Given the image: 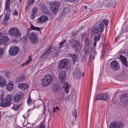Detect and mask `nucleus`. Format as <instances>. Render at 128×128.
Here are the masks:
<instances>
[{"mask_svg": "<svg viewBox=\"0 0 128 128\" xmlns=\"http://www.w3.org/2000/svg\"><path fill=\"white\" fill-rule=\"evenodd\" d=\"M108 24L107 20H105L102 21L98 24L96 25L93 29V32L95 34L100 33L102 32L104 29V25L107 26Z\"/></svg>", "mask_w": 128, "mask_h": 128, "instance_id": "1", "label": "nucleus"}, {"mask_svg": "<svg viewBox=\"0 0 128 128\" xmlns=\"http://www.w3.org/2000/svg\"><path fill=\"white\" fill-rule=\"evenodd\" d=\"M53 79V77L51 75L48 74L46 75L44 78L41 80V84L44 87H46L51 84Z\"/></svg>", "mask_w": 128, "mask_h": 128, "instance_id": "2", "label": "nucleus"}, {"mask_svg": "<svg viewBox=\"0 0 128 128\" xmlns=\"http://www.w3.org/2000/svg\"><path fill=\"white\" fill-rule=\"evenodd\" d=\"M8 33L10 35L13 37H19L21 36V33L19 30L15 27H12L10 28L8 30Z\"/></svg>", "mask_w": 128, "mask_h": 128, "instance_id": "3", "label": "nucleus"}, {"mask_svg": "<svg viewBox=\"0 0 128 128\" xmlns=\"http://www.w3.org/2000/svg\"><path fill=\"white\" fill-rule=\"evenodd\" d=\"M60 3L58 2H55L50 3V9L52 12L56 14L60 10Z\"/></svg>", "mask_w": 128, "mask_h": 128, "instance_id": "4", "label": "nucleus"}, {"mask_svg": "<svg viewBox=\"0 0 128 128\" xmlns=\"http://www.w3.org/2000/svg\"><path fill=\"white\" fill-rule=\"evenodd\" d=\"M69 61L68 59H64L61 60L58 65V68L60 69H66L69 64Z\"/></svg>", "mask_w": 128, "mask_h": 128, "instance_id": "5", "label": "nucleus"}, {"mask_svg": "<svg viewBox=\"0 0 128 128\" xmlns=\"http://www.w3.org/2000/svg\"><path fill=\"white\" fill-rule=\"evenodd\" d=\"M124 126L121 121H116L110 123V128H122Z\"/></svg>", "mask_w": 128, "mask_h": 128, "instance_id": "6", "label": "nucleus"}, {"mask_svg": "<svg viewBox=\"0 0 128 128\" xmlns=\"http://www.w3.org/2000/svg\"><path fill=\"white\" fill-rule=\"evenodd\" d=\"M19 50V48L17 46H11L9 50V53L10 56H14L18 53Z\"/></svg>", "mask_w": 128, "mask_h": 128, "instance_id": "7", "label": "nucleus"}, {"mask_svg": "<svg viewBox=\"0 0 128 128\" xmlns=\"http://www.w3.org/2000/svg\"><path fill=\"white\" fill-rule=\"evenodd\" d=\"M29 40L32 43H36L38 41V36L36 34L31 33L29 36Z\"/></svg>", "mask_w": 128, "mask_h": 128, "instance_id": "8", "label": "nucleus"}, {"mask_svg": "<svg viewBox=\"0 0 128 128\" xmlns=\"http://www.w3.org/2000/svg\"><path fill=\"white\" fill-rule=\"evenodd\" d=\"M72 48L74 49L75 51H77L78 52L80 51L82 48L80 44L78 41H76L75 44L72 45Z\"/></svg>", "mask_w": 128, "mask_h": 128, "instance_id": "9", "label": "nucleus"}, {"mask_svg": "<svg viewBox=\"0 0 128 128\" xmlns=\"http://www.w3.org/2000/svg\"><path fill=\"white\" fill-rule=\"evenodd\" d=\"M81 72L79 68H76L75 69L73 73L74 77L76 79H79L80 78Z\"/></svg>", "mask_w": 128, "mask_h": 128, "instance_id": "10", "label": "nucleus"}, {"mask_svg": "<svg viewBox=\"0 0 128 128\" xmlns=\"http://www.w3.org/2000/svg\"><path fill=\"white\" fill-rule=\"evenodd\" d=\"M111 68L115 70H117L120 68V66L118 63L116 61H113L110 63Z\"/></svg>", "mask_w": 128, "mask_h": 128, "instance_id": "11", "label": "nucleus"}, {"mask_svg": "<svg viewBox=\"0 0 128 128\" xmlns=\"http://www.w3.org/2000/svg\"><path fill=\"white\" fill-rule=\"evenodd\" d=\"M56 52V50L55 48H50L45 52V54L48 55H50L54 54Z\"/></svg>", "mask_w": 128, "mask_h": 128, "instance_id": "12", "label": "nucleus"}, {"mask_svg": "<svg viewBox=\"0 0 128 128\" xmlns=\"http://www.w3.org/2000/svg\"><path fill=\"white\" fill-rule=\"evenodd\" d=\"M24 96V94L20 92L18 94H16L14 98V100L15 102H18Z\"/></svg>", "mask_w": 128, "mask_h": 128, "instance_id": "13", "label": "nucleus"}, {"mask_svg": "<svg viewBox=\"0 0 128 128\" xmlns=\"http://www.w3.org/2000/svg\"><path fill=\"white\" fill-rule=\"evenodd\" d=\"M66 76V74L64 71H62L59 74V77L60 81L62 83L64 84L65 82V78Z\"/></svg>", "mask_w": 128, "mask_h": 128, "instance_id": "14", "label": "nucleus"}, {"mask_svg": "<svg viewBox=\"0 0 128 128\" xmlns=\"http://www.w3.org/2000/svg\"><path fill=\"white\" fill-rule=\"evenodd\" d=\"M90 59L93 58L94 59V56L96 55V52L95 51V48L94 47L91 48L90 51Z\"/></svg>", "mask_w": 128, "mask_h": 128, "instance_id": "15", "label": "nucleus"}, {"mask_svg": "<svg viewBox=\"0 0 128 128\" xmlns=\"http://www.w3.org/2000/svg\"><path fill=\"white\" fill-rule=\"evenodd\" d=\"M48 18L46 16H42L38 19L37 22L38 23L44 22L48 20Z\"/></svg>", "mask_w": 128, "mask_h": 128, "instance_id": "16", "label": "nucleus"}, {"mask_svg": "<svg viewBox=\"0 0 128 128\" xmlns=\"http://www.w3.org/2000/svg\"><path fill=\"white\" fill-rule=\"evenodd\" d=\"M120 100L121 102L124 104L128 103V97L126 96L125 94L121 96Z\"/></svg>", "mask_w": 128, "mask_h": 128, "instance_id": "17", "label": "nucleus"}, {"mask_svg": "<svg viewBox=\"0 0 128 128\" xmlns=\"http://www.w3.org/2000/svg\"><path fill=\"white\" fill-rule=\"evenodd\" d=\"M12 103L10 102L8 104L6 101L5 102L4 100V99H2L1 100V102L0 104V106L2 107H5L9 106Z\"/></svg>", "mask_w": 128, "mask_h": 128, "instance_id": "18", "label": "nucleus"}, {"mask_svg": "<svg viewBox=\"0 0 128 128\" xmlns=\"http://www.w3.org/2000/svg\"><path fill=\"white\" fill-rule=\"evenodd\" d=\"M6 84L7 82L5 80L0 76V86L2 87L4 86H6Z\"/></svg>", "mask_w": 128, "mask_h": 128, "instance_id": "19", "label": "nucleus"}, {"mask_svg": "<svg viewBox=\"0 0 128 128\" xmlns=\"http://www.w3.org/2000/svg\"><path fill=\"white\" fill-rule=\"evenodd\" d=\"M120 58L121 60L126 67L128 66V62L127 61L126 58L122 55H121L120 56Z\"/></svg>", "mask_w": 128, "mask_h": 128, "instance_id": "20", "label": "nucleus"}, {"mask_svg": "<svg viewBox=\"0 0 128 128\" xmlns=\"http://www.w3.org/2000/svg\"><path fill=\"white\" fill-rule=\"evenodd\" d=\"M40 9L41 11L44 13H48V11L47 8L43 4H41L40 5Z\"/></svg>", "mask_w": 128, "mask_h": 128, "instance_id": "21", "label": "nucleus"}, {"mask_svg": "<svg viewBox=\"0 0 128 128\" xmlns=\"http://www.w3.org/2000/svg\"><path fill=\"white\" fill-rule=\"evenodd\" d=\"M1 36L2 37V39L3 43V45H6L7 44V42L9 40L8 38L6 36H4L2 33H1Z\"/></svg>", "mask_w": 128, "mask_h": 128, "instance_id": "22", "label": "nucleus"}, {"mask_svg": "<svg viewBox=\"0 0 128 128\" xmlns=\"http://www.w3.org/2000/svg\"><path fill=\"white\" fill-rule=\"evenodd\" d=\"M25 79V77L23 74H21L16 79V82H19L24 80Z\"/></svg>", "mask_w": 128, "mask_h": 128, "instance_id": "23", "label": "nucleus"}, {"mask_svg": "<svg viewBox=\"0 0 128 128\" xmlns=\"http://www.w3.org/2000/svg\"><path fill=\"white\" fill-rule=\"evenodd\" d=\"M18 86L19 88L23 90L27 88L28 86L26 84L23 83L19 84Z\"/></svg>", "mask_w": 128, "mask_h": 128, "instance_id": "24", "label": "nucleus"}, {"mask_svg": "<svg viewBox=\"0 0 128 128\" xmlns=\"http://www.w3.org/2000/svg\"><path fill=\"white\" fill-rule=\"evenodd\" d=\"M69 54L70 56L72 58L73 62L74 63L76 61L77 59V55L75 54Z\"/></svg>", "mask_w": 128, "mask_h": 128, "instance_id": "25", "label": "nucleus"}, {"mask_svg": "<svg viewBox=\"0 0 128 128\" xmlns=\"http://www.w3.org/2000/svg\"><path fill=\"white\" fill-rule=\"evenodd\" d=\"M70 86L69 84L67 82L63 86V88H64L65 92L66 93H68V90L70 88Z\"/></svg>", "mask_w": 128, "mask_h": 128, "instance_id": "26", "label": "nucleus"}, {"mask_svg": "<svg viewBox=\"0 0 128 128\" xmlns=\"http://www.w3.org/2000/svg\"><path fill=\"white\" fill-rule=\"evenodd\" d=\"M88 46H85L84 48V56L85 58L86 57L88 54Z\"/></svg>", "mask_w": 128, "mask_h": 128, "instance_id": "27", "label": "nucleus"}, {"mask_svg": "<svg viewBox=\"0 0 128 128\" xmlns=\"http://www.w3.org/2000/svg\"><path fill=\"white\" fill-rule=\"evenodd\" d=\"M12 96L9 95H8L7 96L6 98V101L8 103V104L10 102H12Z\"/></svg>", "mask_w": 128, "mask_h": 128, "instance_id": "28", "label": "nucleus"}, {"mask_svg": "<svg viewBox=\"0 0 128 128\" xmlns=\"http://www.w3.org/2000/svg\"><path fill=\"white\" fill-rule=\"evenodd\" d=\"M70 11V10L68 7L66 8L62 12V14L64 16L68 15Z\"/></svg>", "mask_w": 128, "mask_h": 128, "instance_id": "29", "label": "nucleus"}, {"mask_svg": "<svg viewBox=\"0 0 128 128\" xmlns=\"http://www.w3.org/2000/svg\"><path fill=\"white\" fill-rule=\"evenodd\" d=\"M12 85V82H10L7 85V89L9 90H12L13 88Z\"/></svg>", "mask_w": 128, "mask_h": 128, "instance_id": "30", "label": "nucleus"}, {"mask_svg": "<svg viewBox=\"0 0 128 128\" xmlns=\"http://www.w3.org/2000/svg\"><path fill=\"white\" fill-rule=\"evenodd\" d=\"M102 94H101L98 95L95 98L94 100L97 101L98 100H102V98H102V96H103Z\"/></svg>", "mask_w": 128, "mask_h": 128, "instance_id": "31", "label": "nucleus"}, {"mask_svg": "<svg viewBox=\"0 0 128 128\" xmlns=\"http://www.w3.org/2000/svg\"><path fill=\"white\" fill-rule=\"evenodd\" d=\"M30 28L31 30H36L39 31L40 30L41 28L34 26L32 24H30Z\"/></svg>", "mask_w": 128, "mask_h": 128, "instance_id": "32", "label": "nucleus"}, {"mask_svg": "<svg viewBox=\"0 0 128 128\" xmlns=\"http://www.w3.org/2000/svg\"><path fill=\"white\" fill-rule=\"evenodd\" d=\"M31 59V57L29 56V57H28V60H27L25 62L22 64V66H24L28 64L30 62Z\"/></svg>", "mask_w": 128, "mask_h": 128, "instance_id": "33", "label": "nucleus"}, {"mask_svg": "<svg viewBox=\"0 0 128 128\" xmlns=\"http://www.w3.org/2000/svg\"><path fill=\"white\" fill-rule=\"evenodd\" d=\"M102 100L105 101L107 100L108 98V95L107 94H103Z\"/></svg>", "mask_w": 128, "mask_h": 128, "instance_id": "34", "label": "nucleus"}, {"mask_svg": "<svg viewBox=\"0 0 128 128\" xmlns=\"http://www.w3.org/2000/svg\"><path fill=\"white\" fill-rule=\"evenodd\" d=\"M34 1V0H28L27 1L26 3L27 4L30 6L33 4Z\"/></svg>", "mask_w": 128, "mask_h": 128, "instance_id": "35", "label": "nucleus"}, {"mask_svg": "<svg viewBox=\"0 0 128 128\" xmlns=\"http://www.w3.org/2000/svg\"><path fill=\"white\" fill-rule=\"evenodd\" d=\"M72 113L73 116H74L75 118H76L77 117V111L75 108H74V110H73Z\"/></svg>", "mask_w": 128, "mask_h": 128, "instance_id": "36", "label": "nucleus"}, {"mask_svg": "<svg viewBox=\"0 0 128 128\" xmlns=\"http://www.w3.org/2000/svg\"><path fill=\"white\" fill-rule=\"evenodd\" d=\"M100 34H99L97 36H95L94 38V41H96L99 40L100 39Z\"/></svg>", "mask_w": 128, "mask_h": 128, "instance_id": "37", "label": "nucleus"}, {"mask_svg": "<svg viewBox=\"0 0 128 128\" xmlns=\"http://www.w3.org/2000/svg\"><path fill=\"white\" fill-rule=\"evenodd\" d=\"M66 41V39H64L62 41H61L59 44L60 47H61L62 46L64 43Z\"/></svg>", "mask_w": 128, "mask_h": 128, "instance_id": "38", "label": "nucleus"}, {"mask_svg": "<svg viewBox=\"0 0 128 128\" xmlns=\"http://www.w3.org/2000/svg\"><path fill=\"white\" fill-rule=\"evenodd\" d=\"M37 127L38 128H46L44 124L43 123H41Z\"/></svg>", "mask_w": 128, "mask_h": 128, "instance_id": "39", "label": "nucleus"}, {"mask_svg": "<svg viewBox=\"0 0 128 128\" xmlns=\"http://www.w3.org/2000/svg\"><path fill=\"white\" fill-rule=\"evenodd\" d=\"M10 0H7L6 1V7L9 6H10Z\"/></svg>", "mask_w": 128, "mask_h": 128, "instance_id": "40", "label": "nucleus"}, {"mask_svg": "<svg viewBox=\"0 0 128 128\" xmlns=\"http://www.w3.org/2000/svg\"><path fill=\"white\" fill-rule=\"evenodd\" d=\"M4 50L2 48H0V58L2 56Z\"/></svg>", "mask_w": 128, "mask_h": 128, "instance_id": "41", "label": "nucleus"}, {"mask_svg": "<svg viewBox=\"0 0 128 128\" xmlns=\"http://www.w3.org/2000/svg\"><path fill=\"white\" fill-rule=\"evenodd\" d=\"M21 105H18L16 106L15 107H13L12 108H13L15 110L18 109L20 106Z\"/></svg>", "mask_w": 128, "mask_h": 128, "instance_id": "42", "label": "nucleus"}, {"mask_svg": "<svg viewBox=\"0 0 128 128\" xmlns=\"http://www.w3.org/2000/svg\"><path fill=\"white\" fill-rule=\"evenodd\" d=\"M37 9V8L36 7L32 9V14H36V12Z\"/></svg>", "mask_w": 128, "mask_h": 128, "instance_id": "43", "label": "nucleus"}, {"mask_svg": "<svg viewBox=\"0 0 128 128\" xmlns=\"http://www.w3.org/2000/svg\"><path fill=\"white\" fill-rule=\"evenodd\" d=\"M13 14L15 16H18V12L17 10L16 9H15L14 10L13 12Z\"/></svg>", "mask_w": 128, "mask_h": 128, "instance_id": "44", "label": "nucleus"}, {"mask_svg": "<svg viewBox=\"0 0 128 128\" xmlns=\"http://www.w3.org/2000/svg\"><path fill=\"white\" fill-rule=\"evenodd\" d=\"M116 3L115 2H112L110 5V6L112 7H114Z\"/></svg>", "mask_w": 128, "mask_h": 128, "instance_id": "45", "label": "nucleus"}, {"mask_svg": "<svg viewBox=\"0 0 128 128\" xmlns=\"http://www.w3.org/2000/svg\"><path fill=\"white\" fill-rule=\"evenodd\" d=\"M79 1V0H72L71 2L75 4L77 3Z\"/></svg>", "mask_w": 128, "mask_h": 128, "instance_id": "46", "label": "nucleus"}, {"mask_svg": "<svg viewBox=\"0 0 128 128\" xmlns=\"http://www.w3.org/2000/svg\"><path fill=\"white\" fill-rule=\"evenodd\" d=\"M1 33H0V45L1 44H3L2 41V37L1 36Z\"/></svg>", "mask_w": 128, "mask_h": 128, "instance_id": "47", "label": "nucleus"}, {"mask_svg": "<svg viewBox=\"0 0 128 128\" xmlns=\"http://www.w3.org/2000/svg\"><path fill=\"white\" fill-rule=\"evenodd\" d=\"M9 18V16L8 15L6 16L4 19V20L7 21L8 19Z\"/></svg>", "mask_w": 128, "mask_h": 128, "instance_id": "48", "label": "nucleus"}, {"mask_svg": "<svg viewBox=\"0 0 128 128\" xmlns=\"http://www.w3.org/2000/svg\"><path fill=\"white\" fill-rule=\"evenodd\" d=\"M31 100L30 99V97H29L28 98V103L29 104H30L31 103Z\"/></svg>", "mask_w": 128, "mask_h": 128, "instance_id": "49", "label": "nucleus"}, {"mask_svg": "<svg viewBox=\"0 0 128 128\" xmlns=\"http://www.w3.org/2000/svg\"><path fill=\"white\" fill-rule=\"evenodd\" d=\"M30 6L27 4V5L25 6V9L26 10H27L29 9Z\"/></svg>", "mask_w": 128, "mask_h": 128, "instance_id": "50", "label": "nucleus"}, {"mask_svg": "<svg viewBox=\"0 0 128 128\" xmlns=\"http://www.w3.org/2000/svg\"><path fill=\"white\" fill-rule=\"evenodd\" d=\"M6 8L7 10V11L8 12H10L11 11V10L10 9V8H9V6H7V7H6Z\"/></svg>", "mask_w": 128, "mask_h": 128, "instance_id": "51", "label": "nucleus"}, {"mask_svg": "<svg viewBox=\"0 0 128 128\" xmlns=\"http://www.w3.org/2000/svg\"><path fill=\"white\" fill-rule=\"evenodd\" d=\"M86 33H84L82 34V38L83 39L84 37L86 36Z\"/></svg>", "mask_w": 128, "mask_h": 128, "instance_id": "52", "label": "nucleus"}, {"mask_svg": "<svg viewBox=\"0 0 128 128\" xmlns=\"http://www.w3.org/2000/svg\"><path fill=\"white\" fill-rule=\"evenodd\" d=\"M85 43V44H86V46H88V45H89L90 44V41H88V42H86Z\"/></svg>", "mask_w": 128, "mask_h": 128, "instance_id": "53", "label": "nucleus"}, {"mask_svg": "<svg viewBox=\"0 0 128 128\" xmlns=\"http://www.w3.org/2000/svg\"><path fill=\"white\" fill-rule=\"evenodd\" d=\"M7 21L3 20L2 22V23L3 24H6Z\"/></svg>", "mask_w": 128, "mask_h": 128, "instance_id": "54", "label": "nucleus"}, {"mask_svg": "<svg viewBox=\"0 0 128 128\" xmlns=\"http://www.w3.org/2000/svg\"><path fill=\"white\" fill-rule=\"evenodd\" d=\"M31 17L32 18L34 19L35 18L34 15L33 14H32L31 15Z\"/></svg>", "mask_w": 128, "mask_h": 128, "instance_id": "55", "label": "nucleus"}, {"mask_svg": "<svg viewBox=\"0 0 128 128\" xmlns=\"http://www.w3.org/2000/svg\"><path fill=\"white\" fill-rule=\"evenodd\" d=\"M88 38H86L85 40V43L88 41Z\"/></svg>", "mask_w": 128, "mask_h": 128, "instance_id": "56", "label": "nucleus"}, {"mask_svg": "<svg viewBox=\"0 0 128 128\" xmlns=\"http://www.w3.org/2000/svg\"><path fill=\"white\" fill-rule=\"evenodd\" d=\"M18 0H14L13 2L15 3V4H16Z\"/></svg>", "mask_w": 128, "mask_h": 128, "instance_id": "57", "label": "nucleus"}, {"mask_svg": "<svg viewBox=\"0 0 128 128\" xmlns=\"http://www.w3.org/2000/svg\"><path fill=\"white\" fill-rule=\"evenodd\" d=\"M96 45V41H94V46H95Z\"/></svg>", "mask_w": 128, "mask_h": 128, "instance_id": "58", "label": "nucleus"}, {"mask_svg": "<svg viewBox=\"0 0 128 128\" xmlns=\"http://www.w3.org/2000/svg\"><path fill=\"white\" fill-rule=\"evenodd\" d=\"M56 108H54L53 109V112H54L56 111Z\"/></svg>", "mask_w": 128, "mask_h": 128, "instance_id": "59", "label": "nucleus"}, {"mask_svg": "<svg viewBox=\"0 0 128 128\" xmlns=\"http://www.w3.org/2000/svg\"><path fill=\"white\" fill-rule=\"evenodd\" d=\"M76 34H75L73 32L72 34V36H75L76 35Z\"/></svg>", "mask_w": 128, "mask_h": 128, "instance_id": "60", "label": "nucleus"}, {"mask_svg": "<svg viewBox=\"0 0 128 128\" xmlns=\"http://www.w3.org/2000/svg\"><path fill=\"white\" fill-rule=\"evenodd\" d=\"M56 109L58 110L59 109V108L58 106H56Z\"/></svg>", "mask_w": 128, "mask_h": 128, "instance_id": "61", "label": "nucleus"}, {"mask_svg": "<svg viewBox=\"0 0 128 128\" xmlns=\"http://www.w3.org/2000/svg\"><path fill=\"white\" fill-rule=\"evenodd\" d=\"M2 20V16H0V22Z\"/></svg>", "mask_w": 128, "mask_h": 128, "instance_id": "62", "label": "nucleus"}, {"mask_svg": "<svg viewBox=\"0 0 128 128\" xmlns=\"http://www.w3.org/2000/svg\"><path fill=\"white\" fill-rule=\"evenodd\" d=\"M126 96H128V93H126L125 94H124Z\"/></svg>", "mask_w": 128, "mask_h": 128, "instance_id": "63", "label": "nucleus"}, {"mask_svg": "<svg viewBox=\"0 0 128 128\" xmlns=\"http://www.w3.org/2000/svg\"><path fill=\"white\" fill-rule=\"evenodd\" d=\"M13 41L14 42H16L17 41V40H13Z\"/></svg>", "mask_w": 128, "mask_h": 128, "instance_id": "64", "label": "nucleus"}]
</instances>
